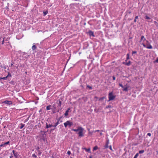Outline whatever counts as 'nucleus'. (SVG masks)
I'll use <instances>...</instances> for the list:
<instances>
[{
    "label": "nucleus",
    "mask_w": 158,
    "mask_h": 158,
    "mask_svg": "<svg viewBox=\"0 0 158 158\" xmlns=\"http://www.w3.org/2000/svg\"><path fill=\"white\" fill-rule=\"evenodd\" d=\"M64 125L65 127H66L68 126H69V127H70L73 125V123L70 121H67L64 123Z\"/></svg>",
    "instance_id": "nucleus-1"
},
{
    "label": "nucleus",
    "mask_w": 158,
    "mask_h": 158,
    "mask_svg": "<svg viewBox=\"0 0 158 158\" xmlns=\"http://www.w3.org/2000/svg\"><path fill=\"white\" fill-rule=\"evenodd\" d=\"M115 98V96L113 95L112 92L110 93L109 94V101L112 100Z\"/></svg>",
    "instance_id": "nucleus-2"
},
{
    "label": "nucleus",
    "mask_w": 158,
    "mask_h": 158,
    "mask_svg": "<svg viewBox=\"0 0 158 158\" xmlns=\"http://www.w3.org/2000/svg\"><path fill=\"white\" fill-rule=\"evenodd\" d=\"M81 129L80 130L77 134L79 136L81 137H83L84 136V135L83 133V131L84 130V129L81 127Z\"/></svg>",
    "instance_id": "nucleus-3"
},
{
    "label": "nucleus",
    "mask_w": 158,
    "mask_h": 158,
    "mask_svg": "<svg viewBox=\"0 0 158 158\" xmlns=\"http://www.w3.org/2000/svg\"><path fill=\"white\" fill-rule=\"evenodd\" d=\"M142 44L143 46L144 47H146L148 49H152V46L151 45H147L146 46L143 43H142Z\"/></svg>",
    "instance_id": "nucleus-4"
},
{
    "label": "nucleus",
    "mask_w": 158,
    "mask_h": 158,
    "mask_svg": "<svg viewBox=\"0 0 158 158\" xmlns=\"http://www.w3.org/2000/svg\"><path fill=\"white\" fill-rule=\"evenodd\" d=\"M48 131V130H47V131H46V132L43 131H40V132H41L43 133V134H42V138L44 140H45L44 138H45V135H46L45 133H46V132H47Z\"/></svg>",
    "instance_id": "nucleus-5"
},
{
    "label": "nucleus",
    "mask_w": 158,
    "mask_h": 158,
    "mask_svg": "<svg viewBox=\"0 0 158 158\" xmlns=\"http://www.w3.org/2000/svg\"><path fill=\"white\" fill-rule=\"evenodd\" d=\"M10 143L9 141H8L6 142V143H2L0 145V147H5V145H7L8 144H9Z\"/></svg>",
    "instance_id": "nucleus-6"
},
{
    "label": "nucleus",
    "mask_w": 158,
    "mask_h": 158,
    "mask_svg": "<svg viewBox=\"0 0 158 158\" xmlns=\"http://www.w3.org/2000/svg\"><path fill=\"white\" fill-rule=\"evenodd\" d=\"M61 104V102L60 101V100H59V101H57V102H56L55 105H57V108H59Z\"/></svg>",
    "instance_id": "nucleus-7"
},
{
    "label": "nucleus",
    "mask_w": 158,
    "mask_h": 158,
    "mask_svg": "<svg viewBox=\"0 0 158 158\" xmlns=\"http://www.w3.org/2000/svg\"><path fill=\"white\" fill-rule=\"evenodd\" d=\"M12 152L15 158H18V157L19 155L17 152L15 153V151L14 150Z\"/></svg>",
    "instance_id": "nucleus-8"
},
{
    "label": "nucleus",
    "mask_w": 158,
    "mask_h": 158,
    "mask_svg": "<svg viewBox=\"0 0 158 158\" xmlns=\"http://www.w3.org/2000/svg\"><path fill=\"white\" fill-rule=\"evenodd\" d=\"M4 103L8 105L12 104V102L11 101H5L4 102Z\"/></svg>",
    "instance_id": "nucleus-9"
},
{
    "label": "nucleus",
    "mask_w": 158,
    "mask_h": 158,
    "mask_svg": "<svg viewBox=\"0 0 158 158\" xmlns=\"http://www.w3.org/2000/svg\"><path fill=\"white\" fill-rule=\"evenodd\" d=\"M81 129H82L81 127H78V128L77 129H73L71 130L72 131H75L76 132H78Z\"/></svg>",
    "instance_id": "nucleus-10"
},
{
    "label": "nucleus",
    "mask_w": 158,
    "mask_h": 158,
    "mask_svg": "<svg viewBox=\"0 0 158 158\" xmlns=\"http://www.w3.org/2000/svg\"><path fill=\"white\" fill-rule=\"evenodd\" d=\"M109 140L108 139L106 141V142L105 145V148H107L109 147L108 144H109Z\"/></svg>",
    "instance_id": "nucleus-11"
},
{
    "label": "nucleus",
    "mask_w": 158,
    "mask_h": 158,
    "mask_svg": "<svg viewBox=\"0 0 158 158\" xmlns=\"http://www.w3.org/2000/svg\"><path fill=\"white\" fill-rule=\"evenodd\" d=\"M46 128H48L49 127H53V125H52V124H48L47 123H46Z\"/></svg>",
    "instance_id": "nucleus-12"
},
{
    "label": "nucleus",
    "mask_w": 158,
    "mask_h": 158,
    "mask_svg": "<svg viewBox=\"0 0 158 158\" xmlns=\"http://www.w3.org/2000/svg\"><path fill=\"white\" fill-rule=\"evenodd\" d=\"M89 34L90 36H94V32L91 31H89Z\"/></svg>",
    "instance_id": "nucleus-13"
},
{
    "label": "nucleus",
    "mask_w": 158,
    "mask_h": 158,
    "mask_svg": "<svg viewBox=\"0 0 158 158\" xmlns=\"http://www.w3.org/2000/svg\"><path fill=\"white\" fill-rule=\"evenodd\" d=\"M60 118L59 119L57 120V121L55 123V124L53 126V127H56L59 123V121L60 120Z\"/></svg>",
    "instance_id": "nucleus-14"
},
{
    "label": "nucleus",
    "mask_w": 158,
    "mask_h": 158,
    "mask_svg": "<svg viewBox=\"0 0 158 158\" xmlns=\"http://www.w3.org/2000/svg\"><path fill=\"white\" fill-rule=\"evenodd\" d=\"M146 39L144 38V37L143 35H142L141 37V40L140 41V42L141 41H144L146 40Z\"/></svg>",
    "instance_id": "nucleus-15"
},
{
    "label": "nucleus",
    "mask_w": 158,
    "mask_h": 158,
    "mask_svg": "<svg viewBox=\"0 0 158 158\" xmlns=\"http://www.w3.org/2000/svg\"><path fill=\"white\" fill-rule=\"evenodd\" d=\"M29 56V55L27 54L26 53H23V57L25 58H27Z\"/></svg>",
    "instance_id": "nucleus-16"
},
{
    "label": "nucleus",
    "mask_w": 158,
    "mask_h": 158,
    "mask_svg": "<svg viewBox=\"0 0 158 158\" xmlns=\"http://www.w3.org/2000/svg\"><path fill=\"white\" fill-rule=\"evenodd\" d=\"M36 47L35 45V44H33V45L32 46V50L33 51L34 50H35V49H36Z\"/></svg>",
    "instance_id": "nucleus-17"
},
{
    "label": "nucleus",
    "mask_w": 158,
    "mask_h": 158,
    "mask_svg": "<svg viewBox=\"0 0 158 158\" xmlns=\"http://www.w3.org/2000/svg\"><path fill=\"white\" fill-rule=\"evenodd\" d=\"M84 149L86 151L88 152H90V148H89L87 149L86 148H85Z\"/></svg>",
    "instance_id": "nucleus-18"
},
{
    "label": "nucleus",
    "mask_w": 158,
    "mask_h": 158,
    "mask_svg": "<svg viewBox=\"0 0 158 158\" xmlns=\"http://www.w3.org/2000/svg\"><path fill=\"white\" fill-rule=\"evenodd\" d=\"M70 110V109H68L66 111L64 114L65 116H66L68 115V113L69 112V111Z\"/></svg>",
    "instance_id": "nucleus-19"
},
{
    "label": "nucleus",
    "mask_w": 158,
    "mask_h": 158,
    "mask_svg": "<svg viewBox=\"0 0 158 158\" xmlns=\"http://www.w3.org/2000/svg\"><path fill=\"white\" fill-rule=\"evenodd\" d=\"M20 125H21V126L20 127V129H22L25 126V124L22 123H21L20 124Z\"/></svg>",
    "instance_id": "nucleus-20"
},
{
    "label": "nucleus",
    "mask_w": 158,
    "mask_h": 158,
    "mask_svg": "<svg viewBox=\"0 0 158 158\" xmlns=\"http://www.w3.org/2000/svg\"><path fill=\"white\" fill-rule=\"evenodd\" d=\"M98 149V146H96L93 149V151H95V150H97V149Z\"/></svg>",
    "instance_id": "nucleus-21"
},
{
    "label": "nucleus",
    "mask_w": 158,
    "mask_h": 158,
    "mask_svg": "<svg viewBox=\"0 0 158 158\" xmlns=\"http://www.w3.org/2000/svg\"><path fill=\"white\" fill-rule=\"evenodd\" d=\"M128 87H125L124 88H123V91H128Z\"/></svg>",
    "instance_id": "nucleus-22"
},
{
    "label": "nucleus",
    "mask_w": 158,
    "mask_h": 158,
    "mask_svg": "<svg viewBox=\"0 0 158 158\" xmlns=\"http://www.w3.org/2000/svg\"><path fill=\"white\" fill-rule=\"evenodd\" d=\"M144 152V150H140L139 152V154H141L143 153Z\"/></svg>",
    "instance_id": "nucleus-23"
},
{
    "label": "nucleus",
    "mask_w": 158,
    "mask_h": 158,
    "mask_svg": "<svg viewBox=\"0 0 158 158\" xmlns=\"http://www.w3.org/2000/svg\"><path fill=\"white\" fill-rule=\"evenodd\" d=\"M139 155V154L138 153H137L135 156L134 158H137V157Z\"/></svg>",
    "instance_id": "nucleus-24"
},
{
    "label": "nucleus",
    "mask_w": 158,
    "mask_h": 158,
    "mask_svg": "<svg viewBox=\"0 0 158 158\" xmlns=\"http://www.w3.org/2000/svg\"><path fill=\"white\" fill-rule=\"evenodd\" d=\"M104 99H105V98L104 97L101 98L99 99V101H102Z\"/></svg>",
    "instance_id": "nucleus-25"
},
{
    "label": "nucleus",
    "mask_w": 158,
    "mask_h": 158,
    "mask_svg": "<svg viewBox=\"0 0 158 158\" xmlns=\"http://www.w3.org/2000/svg\"><path fill=\"white\" fill-rule=\"evenodd\" d=\"M131 64V62L130 61H129L128 62L126 63V64L127 65L129 66Z\"/></svg>",
    "instance_id": "nucleus-26"
},
{
    "label": "nucleus",
    "mask_w": 158,
    "mask_h": 158,
    "mask_svg": "<svg viewBox=\"0 0 158 158\" xmlns=\"http://www.w3.org/2000/svg\"><path fill=\"white\" fill-rule=\"evenodd\" d=\"M11 77V75L9 73H8V75L6 76L7 78L8 77Z\"/></svg>",
    "instance_id": "nucleus-27"
},
{
    "label": "nucleus",
    "mask_w": 158,
    "mask_h": 158,
    "mask_svg": "<svg viewBox=\"0 0 158 158\" xmlns=\"http://www.w3.org/2000/svg\"><path fill=\"white\" fill-rule=\"evenodd\" d=\"M138 16H135V19L134 20V22H136V19H138Z\"/></svg>",
    "instance_id": "nucleus-28"
},
{
    "label": "nucleus",
    "mask_w": 158,
    "mask_h": 158,
    "mask_svg": "<svg viewBox=\"0 0 158 158\" xmlns=\"http://www.w3.org/2000/svg\"><path fill=\"white\" fill-rule=\"evenodd\" d=\"M145 19H150L151 18L147 16H146L145 17Z\"/></svg>",
    "instance_id": "nucleus-29"
},
{
    "label": "nucleus",
    "mask_w": 158,
    "mask_h": 158,
    "mask_svg": "<svg viewBox=\"0 0 158 158\" xmlns=\"http://www.w3.org/2000/svg\"><path fill=\"white\" fill-rule=\"evenodd\" d=\"M38 154L39 155H40L42 153L40 151V150H38Z\"/></svg>",
    "instance_id": "nucleus-30"
},
{
    "label": "nucleus",
    "mask_w": 158,
    "mask_h": 158,
    "mask_svg": "<svg viewBox=\"0 0 158 158\" xmlns=\"http://www.w3.org/2000/svg\"><path fill=\"white\" fill-rule=\"evenodd\" d=\"M47 13H48L47 11H46L45 12H44V15H46Z\"/></svg>",
    "instance_id": "nucleus-31"
},
{
    "label": "nucleus",
    "mask_w": 158,
    "mask_h": 158,
    "mask_svg": "<svg viewBox=\"0 0 158 158\" xmlns=\"http://www.w3.org/2000/svg\"><path fill=\"white\" fill-rule=\"evenodd\" d=\"M32 156L35 158L37 157V156L35 154H33L32 155Z\"/></svg>",
    "instance_id": "nucleus-32"
},
{
    "label": "nucleus",
    "mask_w": 158,
    "mask_h": 158,
    "mask_svg": "<svg viewBox=\"0 0 158 158\" xmlns=\"http://www.w3.org/2000/svg\"><path fill=\"white\" fill-rule=\"evenodd\" d=\"M6 78H7V77H2L1 78V79H3V80H6Z\"/></svg>",
    "instance_id": "nucleus-33"
},
{
    "label": "nucleus",
    "mask_w": 158,
    "mask_h": 158,
    "mask_svg": "<svg viewBox=\"0 0 158 158\" xmlns=\"http://www.w3.org/2000/svg\"><path fill=\"white\" fill-rule=\"evenodd\" d=\"M89 112H87L88 113H90L92 111V109H89Z\"/></svg>",
    "instance_id": "nucleus-34"
},
{
    "label": "nucleus",
    "mask_w": 158,
    "mask_h": 158,
    "mask_svg": "<svg viewBox=\"0 0 158 158\" xmlns=\"http://www.w3.org/2000/svg\"><path fill=\"white\" fill-rule=\"evenodd\" d=\"M119 85L123 88V86L121 84H119Z\"/></svg>",
    "instance_id": "nucleus-35"
},
{
    "label": "nucleus",
    "mask_w": 158,
    "mask_h": 158,
    "mask_svg": "<svg viewBox=\"0 0 158 158\" xmlns=\"http://www.w3.org/2000/svg\"><path fill=\"white\" fill-rule=\"evenodd\" d=\"M94 100L95 101H97L98 100V97H95L94 98Z\"/></svg>",
    "instance_id": "nucleus-36"
},
{
    "label": "nucleus",
    "mask_w": 158,
    "mask_h": 158,
    "mask_svg": "<svg viewBox=\"0 0 158 158\" xmlns=\"http://www.w3.org/2000/svg\"><path fill=\"white\" fill-rule=\"evenodd\" d=\"M136 53H137V52L136 51H133L132 52V54H134Z\"/></svg>",
    "instance_id": "nucleus-37"
},
{
    "label": "nucleus",
    "mask_w": 158,
    "mask_h": 158,
    "mask_svg": "<svg viewBox=\"0 0 158 158\" xmlns=\"http://www.w3.org/2000/svg\"><path fill=\"white\" fill-rule=\"evenodd\" d=\"M67 153L68 155H70V154H71V152H70L69 151H68L67 152Z\"/></svg>",
    "instance_id": "nucleus-38"
},
{
    "label": "nucleus",
    "mask_w": 158,
    "mask_h": 158,
    "mask_svg": "<svg viewBox=\"0 0 158 158\" xmlns=\"http://www.w3.org/2000/svg\"><path fill=\"white\" fill-rule=\"evenodd\" d=\"M147 135H148L149 136H150L151 135V134L150 133H148L147 134Z\"/></svg>",
    "instance_id": "nucleus-39"
},
{
    "label": "nucleus",
    "mask_w": 158,
    "mask_h": 158,
    "mask_svg": "<svg viewBox=\"0 0 158 158\" xmlns=\"http://www.w3.org/2000/svg\"><path fill=\"white\" fill-rule=\"evenodd\" d=\"M155 62L158 63V58L156 59L155 61Z\"/></svg>",
    "instance_id": "nucleus-40"
},
{
    "label": "nucleus",
    "mask_w": 158,
    "mask_h": 158,
    "mask_svg": "<svg viewBox=\"0 0 158 158\" xmlns=\"http://www.w3.org/2000/svg\"><path fill=\"white\" fill-rule=\"evenodd\" d=\"M127 59H129V54H127Z\"/></svg>",
    "instance_id": "nucleus-41"
},
{
    "label": "nucleus",
    "mask_w": 158,
    "mask_h": 158,
    "mask_svg": "<svg viewBox=\"0 0 158 158\" xmlns=\"http://www.w3.org/2000/svg\"><path fill=\"white\" fill-rule=\"evenodd\" d=\"M50 107V106H47L46 107V109H49Z\"/></svg>",
    "instance_id": "nucleus-42"
},
{
    "label": "nucleus",
    "mask_w": 158,
    "mask_h": 158,
    "mask_svg": "<svg viewBox=\"0 0 158 158\" xmlns=\"http://www.w3.org/2000/svg\"><path fill=\"white\" fill-rule=\"evenodd\" d=\"M55 129H56V127H55V128H53V129H51L50 130V131H52L54 130Z\"/></svg>",
    "instance_id": "nucleus-43"
},
{
    "label": "nucleus",
    "mask_w": 158,
    "mask_h": 158,
    "mask_svg": "<svg viewBox=\"0 0 158 158\" xmlns=\"http://www.w3.org/2000/svg\"><path fill=\"white\" fill-rule=\"evenodd\" d=\"M109 148L111 150H112L111 146L110 145L109 146Z\"/></svg>",
    "instance_id": "nucleus-44"
},
{
    "label": "nucleus",
    "mask_w": 158,
    "mask_h": 158,
    "mask_svg": "<svg viewBox=\"0 0 158 158\" xmlns=\"http://www.w3.org/2000/svg\"><path fill=\"white\" fill-rule=\"evenodd\" d=\"M40 149V148L39 147H37L36 148V149L37 150V151H38V150H39V149Z\"/></svg>",
    "instance_id": "nucleus-45"
},
{
    "label": "nucleus",
    "mask_w": 158,
    "mask_h": 158,
    "mask_svg": "<svg viewBox=\"0 0 158 158\" xmlns=\"http://www.w3.org/2000/svg\"><path fill=\"white\" fill-rule=\"evenodd\" d=\"M99 130H95L94 131V132H99Z\"/></svg>",
    "instance_id": "nucleus-46"
},
{
    "label": "nucleus",
    "mask_w": 158,
    "mask_h": 158,
    "mask_svg": "<svg viewBox=\"0 0 158 158\" xmlns=\"http://www.w3.org/2000/svg\"><path fill=\"white\" fill-rule=\"evenodd\" d=\"M113 80H115V77H114V76H113Z\"/></svg>",
    "instance_id": "nucleus-47"
},
{
    "label": "nucleus",
    "mask_w": 158,
    "mask_h": 158,
    "mask_svg": "<svg viewBox=\"0 0 158 158\" xmlns=\"http://www.w3.org/2000/svg\"><path fill=\"white\" fill-rule=\"evenodd\" d=\"M98 109H94V110L95 111H96V112H97L98 111Z\"/></svg>",
    "instance_id": "nucleus-48"
},
{
    "label": "nucleus",
    "mask_w": 158,
    "mask_h": 158,
    "mask_svg": "<svg viewBox=\"0 0 158 158\" xmlns=\"http://www.w3.org/2000/svg\"><path fill=\"white\" fill-rule=\"evenodd\" d=\"M93 132H89V134H90L91 135H92Z\"/></svg>",
    "instance_id": "nucleus-49"
},
{
    "label": "nucleus",
    "mask_w": 158,
    "mask_h": 158,
    "mask_svg": "<svg viewBox=\"0 0 158 158\" xmlns=\"http://www.w3.org/2000/svg\"><path fill=\"white\" fill-rule=\"evenodd\" d=\"M4 40H3V41H2V44H4Z\"/></svg>",
    "instance_id": "nucleus-50"
},
{
    "label": "nucleus",
    "mask_w": 158,
    "mask_h": 158,
    "mask_svg": "<svg viewBox=\"0 0 158 158\" xmlns=\"http://www.w3.org/2000/svg\"><path fill=\"white\" fill-rule=\"evenodd\" d=\"M13 157V156H10V158H12V157Z\"/></svg>",
    "instance_id": "nucleus-51"
},
{
    "label": "nucleus",
    "mask_w": 158,
    "mask_h": 158,
    "mask_svg": "<svg viewBox=\"0 0 158 158\" xmlns=\"http://www.w3.org/2000/svg\"><path fill=\"white\" fill-rule=\"evenodd\" d=\"M100 135H102V133H100Z\"/></svg>",
    "instance_id": "nucleus-52"
},
{
    "label": "nucleus",
    "mask_w": 158,
    "mask_h": 158,
    "mask_svg": "<svg viewBox=\"0 0 158 158\" xmlns=\"http://www.w3.org/2000/svg\"><path fill=\"white\" fill-rule=\"evenodd\" d=\"M41 111V110H40L39 111V112H40Z\"/></svg>",
    "instance_id": "nucleus-53"
},
{
    "label": "nucleus",
    "mask_w": 158,
    "mask_h": 158,
    "mask_svg": "<svg viewBox=\"0 0 158 158\" xmlns=\"http://www.w3.org/2000/svg\"><path fill=\"white\" fill-rule=\"evenodd\" d=\"M154 23H156V21H155V22H154Z\"/></svg>",
    "instance_id": "nucleus-54"
},
{
    "label": "nucleus",
    "mask_w": 158,
    "mask_h": 158,
    "mask_svg": "<svg viewBox=\"0 0 158 158\" xmlns=\"http://www.w3.org/2000/svg\"><path fill=\"white\" fill-rule=\"evenodd\" d=\"M90 158H92L91 156H90Z\"/></svg>",
    "instance_id": "nucleus-55"
},
{
    "label": "nucleus",
    "mask_w": 158,
    "mask_h": 158,
    "mask_svg": "<svg viewBox=\"0 0 158 158\" xmlns=\"http://www.w3.org/2000/svg\"><path fill=\"white\" fill-rule=\"evenodd\" d=\"M12 65H13V64H11V65L12 66Z\"/></svg>",
    "instance_id": "nucleus-56"
},
{
    "label": "nucleus",
    "mask_w": 158,
    "mask_h": 158,
    "mask_svg": "<svg viewBox=\"0 0 158 158\" xmlns=\"http://www.w3.org/2000/svg\"><path fill=\"white\" fill-rule=\"evenodd\" d=\"M146 41H147V42H148V41H147V40H146Z\"/></svg>",
    "instance_id": "nucleus-57"
},
{
    "label": "nucleus",
    "mask_w": 158,
    "mask_h": 158,
    "mask_svg": "<svg viewBox=\"0 0 158 158\" xmlns=\"http://www.w3.org/2000/svg\"><path fill=\"white\" fill-rule=\"evenodd\" d=\"M47 110H49V109H47Z\"/></svg>",
    "instance_id": "nucleus-58"
}]
</instances>
